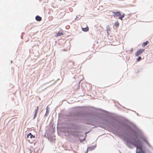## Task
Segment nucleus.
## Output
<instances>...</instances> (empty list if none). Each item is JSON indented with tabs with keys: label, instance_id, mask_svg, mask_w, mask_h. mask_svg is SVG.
Returning a JSON list of instances; mask_svg holds the SVG:
<instances>
[{
	"label": "nucleus",
	"instance_id": "9",
	"mask_svg": "<svg viewBox=\"0 0 153 153\" xmlns=\"http://www.w3.org/2000/svg\"><path fill=\"white\" fill-rule=\"evenodd\" d=\"M149 42L148 41H147L143 43V44L142 45V46L143 47H144L145 46L147 45L148 43Z\"/></svg>",
	"mask_w": 153,
	"mask_h": 153
},
{
	"label": "nucleus",
	"instance_id": "16",
	"mask_svg": "<svg viewBox=\"0 0 153 153\" xmlns=\"http://www.w3.org/2000/svg\"><path fill=\"white\" fill-rule=\"evenodd\" d=\"M110 28V27H109L108 28V29L109 30V29Z\"/></svg>",
	"mask_w": 153,
	"mask_h": 153
},
{
	"label": "nucleus",
	"instance_id": "7",
	"mask_svg": "<svg viewBox=\"0 0 153 153\" xmlns=\"http://www.w3.org/2000/svg\"><path fill=\"white\" fill-rule=\"evenodd\" d=\"M38 109H39V106H37L36 109V110L35 111V113L34 114V119L36 117V116L37 115V112L38 111Z\"/></svg>",
	"mask_w": 153,
	"mask_h": 153
},
{
	"label": "nucleus",
	"instance_id": "10",
	"mask_svg": "<svg viewBox=\"0 0 153 153\" xmlns=\"http://www.w3.org/2000/svg\"><path fill=\"white\" fill-rule=\"evenodd\" d=\"M63 34V33L62 32H58L57 33L56 35L57 36H59L61 35H62Z\"/></svg>",
	"mask_w": 153,
	"mask_h": 153
},
{
	"label": "nucleus",
	"instance_id": "6",
	"mask_svg": "<svg viewBox=\"0 0 153 153\" xmlns=\"http://www.w3.org/2000/svg\"><path fill=\"white\" fill-rule=\"evenodd\" d=\"M82 30L85 32H87L89 30V28L87 26L85 28H82Z\"/></svg>",
	"mask_w": 153,
	"mask_h": 153
},
{
	"label": "nucleus",
	"instance_id": "2",
	"mask_svg": "<svg viewBox=\"0 0 153 153\" xmlns=\"http://www.w3.org/2000/svg\"><path fill=\"white\" fill-rule=\"evenodd\" d=\"M113 13H114L113 16L114 17H116L119 16V19L122 20L123 18L124 17L125 14L123 13V15H121V13L119 12H113Z\"/></svg>",
	"mask_w": 153,
	"mask_h": 153
},
{
	"label": "nucleus",
	"instance_id": "5",
	"mask_svg": "<svg viewBox=\"0 0 153 153\" xmlns=\"http://www.w3.org/2000/svg\"><path fill=\"white\" fill-rule=\"evenodd\" d=\"M95 147L94 146L89 147L87 149V151H91L92 150H93L95 148Z\"/></svg>",
	"mask_w": 153,
	"mask_h": 153
},
{
	"label": "nucleus",
	"instance_id": "14",
	"mask_svg": "<svg viewBox=\"0 0 153 153\" xmlns=\"http://www.w3.org/2000/svg\"><path fill=\"white\" fill-rule=\"evenodd\" d=\"M68 134H72V132L71 131H70L68 133Z\"/></svg>",
	"mask_w": 153,
	"mask_h": 153
},
{
	"label": "nucleus",
	"instance_id": "4",
	"mask_svg": "<svg viewBox=\"0 0 153 153\" xmlns=\"http://www.w3.org/2000/svg\"><path fill=\"white\" fill-rule=\"evenodd\" d=\"M30 136V139H32L33 138H35V136L34 135H33L31 133H30L28 134L27 136V138H28Z\"/></svg>",
	"mask_w": 153,
	"mask_h": 153
},
{
	"label": "nucleus",
	"instance_id": "15",
	"mask_svg": "<svg viewBox=\"0 0 153 153\" xmlns=\"http://www.w3.org/2000/svg\"><path fill=\"white\" fill-rule=\"evenodd\" d=\"M145 142H146V143H147V144H148V142L146 141H145Z\"/></svg>",
	"mask_w": 153,
	"mask_h": 153
},
{
	"label": "nucleus",
	"instance_id": "13",
	"mask_svg": "<svg viewBox=\"0 0 153 153\" xmlns=\"http://www.w3.org/2000/svg\"><path fill=\"white\" fill-rule=\"evenodd\" d=\"M48 111L47 110L46 113V114H45V115H46L47 114H48Z\"/></svg>",
	"mask_w": 153,
	"mask_h": 153
},
{
	"label": "nucleus",
	"instance_id": "3",
	"mask_svg": "<svg viewBox=\"0 0 153 153\" xmlns=\"http://www.w3.org/2000/svg\"><path fill=\"white\" fill-rule=\"evenodd\" d=\"M145 50L144 49H140L137 51L135 53V55L136 56H138L141 54Z\"/></svg>",
	"mask_w": 153,
	"mask_h": 153
},
{
	"label": "nucleus",
	"instance_id": "12",
	"mask_svg": "<svg viewBox=\"0 0 153 153\" xmlns=\"http://www.w3.org/2000/svg\"><path fill=\"white\" fill-rule=\"evenodd\" d=\"M141 57L140 56H139L137 59V61H139L141 60Z\"/></svg>",
	"mask_w": 153,
	"mask_h": 153
},
{
	"label": "nucleus",
	"instance_id": "1",
	"mask_svg": "<svg viewBox=\"0 0 153 153\" xmlns=\"http://www.w3.org/2000/svg\"><path fill=\"white\" fill-rule=\"evenodd\" d=\"M130 143L136 147V153H145L143 150L141 144L139 140L134 138H131L127 141V143Z\"/></svg>",
	"mask_w": 153,
	"mask_h": 153
},
{
	"label": "nucleus",
	"instance_id": "8",
	"mask_svg": "<svg viewBox=\"0 0 153 153\" xmlns=\"http://www.w3.org/2000/svg\"><path fill=\"white\" fill-rule=\"evenodd\" d=\"M36 19L38 21H40L42 20V18L39 16H37L36 17Z\"/></svg>",
	"mask_w": 153,
	"mask_h": 153
},
{
	"label": "nucleus",
	"instance_id": "11",
	"mask_svg": "<svg viewBox=\"0 0 153 153\" xmlns=\"http://www.w3.org/2000/svg\"><path fill=\"white\" fill-rule=\"evenodd\" d=\"M119 25V23L118 22H116L115 23L114 25L116 26H118Z\"/></svg>",
	"mask_w": 153,
	"mask_h": 153
}]
</instances>
